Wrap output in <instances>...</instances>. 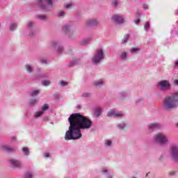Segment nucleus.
I'll return each instance as SVG.
<instances>
[{
	"label": "nucleus",
	"instance_id": "nucleus-1",
	"mask_svg": "<svg viewBox=\"0 0 178 178\" xmlns=\"http://www.w3.org/2000/svg\"><path fill=\"white\" fill-rule=\"evenodd\" d=\"M68 122L70 127L65 136V140L67 141L81 138V130H88L92 126V121L80 113L72 114L68 118Z\"/></svg>",
	"mask_w": 178,
	"mask_h": 178
},
{
	"label": "nucleus",
	"instance_id": "nucleus-2",
	"mask_svg": "<svg viewBox=\"0 0 178 178\" xmlns=\"http://www.w3.org/2000/svg\"><path fill=\"white\" fill-rule=\"evenodd\" d=\"M178 106V92L172 95L166 96L163 101V108L165 111H172L176 109Z\"/></svg>",
	"mask_w": 178,
	"mask_h": 178
},
{
	"label": "nucleus",
	"instance_id": "nucleus-3",
	"mask_svg": "<svg viewBox=\"0 0 178 178\" xmlns=\"http://www.w3.org/2000/svg\"><path fill=\"white\" fill-rule=\"evenodd\" d=\"M105 58V50L104 48L99 47L91 58V63L92 65H99Z\"/></svg>",
	"mask_w": 178,
	"mask_h": 178
},
{
	"label": "nucleus",
	"instance_id": "nucleus-4",
	"mask_svg": "<svg viewBox=\"0 0 178 178\" xmlns=\"http://www.w3.org/2000/svg\"><path fill=\"white\" fill-rule=\"evenodd\" d=\"M154 140L157 144H160V145H166L169 143V138L162 132L154 135Z\"/></svg>",
	"mask_w": 178,
	"mask_h": 178
},
{
	"label": "nucleus",
	"instance_id": "nucleus-5",
	"mask_svg": "<svg viewBox=\"0 0 178 178\" xmlns=\"http://www.w3.org/2000/svg\"><path fill=\"white\" fill-rule=\"evenodd\" d=\"M46 3H47V6H43L42 3H44L43 0H37V2L39 5V8H40L42 12H49V10H51L52 9V6H54V1L55 0H44Z\"/></svg>",
	"mask_w": 178,
	"mask_h": 178
},
{
	"label": "nucleus",
	"instance_id": "nucleus-6",
	"mask_svg": "<svg viewBox=\"0 0 178 178\" xmlns=\"http://www.w3.org/2000/svg\"><path fill=\"white\" fill-rule=\"evenodd\" d=\"M157 87L160 91H169L172 88V85L168 80H161L157 83Z\"/></svg>",
	"mask_w": 178,
	"mask_h": 178
},
{
	"label": "nucleus",
	"instance_id": "nucleus-7",
	"mask_svg": "<svg viewBox=\"0 0 178 178\" xmlns=\"http://www.w3.org/2000/svg\"><path fill=\"white\" fill-rule=\"evenodd\" d=\"M171 159L178 163V145H172L170 147Z\"/></svg>",
	"mask_w": 178,
	"mask_h": 178
},
{
	"label": "nucleus",
	"instance_id": "nucleus-8",
	"mask_svg": "<svg viewBox=\"0 0 178 178\" xmlns=\"http://www.w3.org/2000/svg\"><path fill=\"white\" fill-rule=\"evenodd\" d=\"M50 47H51V48H54V49H56L57 53L59 54H63V51H65L63 46H62L58 41L51 42Z\"/></svg>",
	"mask_w": 178,
	"mask_h": 178
},
{
	"label": "nucleus",
	"instance_id": "nucleus-9",
	"mask_svg": "<svg viewBox=\"0 0 178 178\" xmlns=\"http://www.w3.org/2000/svg\"><path fill=\"white\" fill-rule=\"evenodd\" d=\"M9 163L12 166V168H14L20 169V168H22L23 166L22 161L16 159H12L9 160Z\"/></svg>",
	"mask_w": 178,
	"mask_h": 178
},
{
	"label": "nucleus",
	"instance_id": "nucleus-10",
	"mask_svg": "<svg viewBox=\"0 0 178 178\" xmlns=\"http://www.w3.org/2000/svg\"><path fill=\"white\" fill-rule=\"evenodd\" d=\"M107 115L108 118H123V113H122V111H118L115 109H111L108 112Z\"/></svg>",
	"mask_w": 178,
	"mask_h": 178
},
{
	"label": "nucleus",
	"instance_id": "nucleus-11",
	"mask_svg": "<svg viewBox=\"0 0 178 178\" xmlns=\"http://www.w3.org/2000/svg\"><path fill=\"white\" fill-rule=\"evenodd\" d=\"M113 22L116 23L117 24H123L124 23V18L122 15H115L112 17Z\"/></svg>",
	"mask_w": 178,
	"mask_h": 178
},
{
	"label": "nucleus",
	"instance_id": "nucleus-12",
	"mask_svg": "<svg viewBox=\"0 0 178 178\" xmlns=\"http://www.w3.org/2000/svg\"><path fill=\"white\" fill-rule=\"evenodd\" d=\"M0 150L4 151V152H15V149L14 147H10L6 144L0 145Z\"/></svg>",
	"mask_w": 178,
	"mask_h": 178
},
{
	"label": "nucleus",
	"instance_id": "nucleus-13",
	"mask_svg": "<svg viewBox=\"0 0 178 178\" xmlns=\"http://www.w3.org/2000/svg\"><path fill=\"white\" fill-rule=\"evenodd\" d=\"M98 20L89 19L86 22V27H94V26H98Z\"/></svg>",
	"mask_w": 178,
	"mask_h": 178
},
{
	"label": "nucleus",
	"instance_id": "nucleus-14",
	"mask_svg": "<svg viewBox=\"0 0 178 178\" xmlns=\"http://www.w3.org/2000/svg\"><path fill=\"white\" fill-rule=\"evenodd\" d=\"M93 113L95 116L99 118V116H101V113H102V106L96 107L93 111Z\"/></svg>",
	"mask_w": 178,
	"mask_h": 178
},
{
	"label": "nucleus",
	"instance_id": "nucleus-15",
	"mask_svg": "<svg viewBox=\"0 0 178 178\" xmlns=\"http://www.w3.org/2000/svg\"><path fill=\"white\" fill-rule=\"evenodd\" d=\"M24 69L26 72H27L29 74L34 72V67L31 64H26L24 66Z\"/></svg>",
	"mask_w": 178,
	"mask_h": 178
},
{
	"label": "nucleus",
	"instance_id": "nucleus-16",
	"mask_svg": "<svg viewBox=\"0 0 178 178\" xmlns=\"http://www.w3.org/2000/svg\"><path fill=\"white\" fill-rule=\"evenodd\" d=\"M112 145H113L112 140L107 139V140H104V148H112Z\"/></svg>",
	"mask_w": 178,
	"mask_h": 178
},
{
	"label": "nucleus",
	"instance_id": "nucleus-17",
	"mask_svg": "<svg viewBox=\"0 0 178 178\" xmlns=\"http://www.w3.org/2000/svg\"><path fill=\"white\" fill-rule=\"evenodd\" d=\"M93 84L95 87H102V86L105 84V80L99 79V80L95 81Z\"/></svg>",
	"mask_w": 178,
	"mask_h": 178
},
{
	"label": "nucleus",
	"instance_id": "nucleus-18",
	"mask_svg": "<svg viewBox=\"0 0 178 178\" xmlns=\"http://www.w3.org/2000/svg\"><path fill=\"white\" fill-rule=\"evenodd\" d=\"M73 26L72 22H69L64 26H63V31H65V33L69 32V30H70V28Z\"/></svg>",
	"mask_w": 178,
	"mask_h": 178
},
{
	"label": "nucleus",
	"instance_id": "nucleus-19",
	"mask_svg": "<svg viewBox=\"0 0 178 178\" xmlns=\"http://www.w3.org/2000/svg\"><path fill=\"white\" fill-rule=\"evenodd\" d=\"M149 130H154L155 129H161V125L158 123H152L149 124Z\"/></svg>",
	"mask_w": 178,
	"mask_h": 178
},
{
	"label": "nucleus",
	"instance_id": "nucleus-20",
	"mask_svg": "<svg viewBox=\"0 0 178 178\" xmlns=\"http://www.w3.org/2000/svg\"><path fill=\"white\" fill-rule=\"evenodd\" d=\"M22 151L24 155H25V156H30V149H29V147H22Z\"/></svg>",
	"mask_w": 178,
	"mask_h": 178
},
{
	"label": "nucleus",
	"instance_id": "nucleus-21",
	"mask_svg": "<svg viewBox=\"0 0 178 178\" xmlns=\"http://www.w3.org/2000/svg\"><path fill=\"white\" fill-rule=\"evenodd\" d=\"M24 178H34V173L31 171H26L24 175Z\"/></svg>",
	"mask_w": 178,
	"mask_h": 178
},
{
	"label": "nucleus",
	"instance_id": "nucleus-22",
	"mask_svg": "<svg viewBox=\"0 0 178 178\" xmlns=\"http://www.w3.org/2000/svg\"><path fill=\"white\" fill-rule=\"evenodd\" d=\"M16 29H17V23L13 22L10 24V26H9L10 31H15V30H16Z\"/></svg>",
	"mask_w": 178,
	"mask_h": 178
},
{
	"label": "nucleus",
	"instance_id": "nucleus-23",
	"mask_svg": "<svg viewBox=\"0 0 178 178\" xmlns=\"http://www.w3.org/2000/svg\"><path fill=\"white\" fill-rule=\"evenodd\" d=\"M92 40V38L91 37L86 38L81 42V45H87V44H88V42H90V41H91Z\"/></svg>",
	"mask_w": 178,
	"mask_h": 178
},
{
	"label": "nucleus",
	"instance_id": "nucleus-24",
	"mask_svg": "<svg viewBox=\"0 0 178 178\" xmlns=\"http://www.w3.org/2000/svg\"><path fill=\"white\" fill-rule=\"evenodd\" d=\"M40 90L39 89H33L30 93L31 97H37V95L40 94Z\"/></svg>",
	"mask_w": 178,
	"mask_h": 178
},
{
	"label": "nucleus",
	"instance_id": "nucleus-25",
	"mask_svg": "<svg viewBox=\"0 0 178 178\" xmlns=\"http://www.w3.org/2000/svg\"><path fill=\"white\" fill-rule=\"evenodd\" d=\"M139 51H140V48L138 47H131L130 49L131 54H138Z\"/></svg>",
	"mask_w": 178,
	"mask_h": 178
},
{
	"label": "nucleus",
	"instance_id": "nucleus-26",
	"mask_svg": "<svg viewBox=\"0 0 178 178\" xmlns=\"http://www.w3.org/2000/svg\"><path fill=\"white\" fill-rule=\"evenodd\" d=\"M120 58L122 60H126V59H127V51L122 52L121 54L120 55Z\"/></svg>",
	"mask_w": 178,
	"mask_h": 178
},
{
	"label": "nucleus",
	"instance_id": "nucleus-27",
	"mask_svg": "<svg viewBox=\"0 0 178 178\" xmlns=\"http://www.w3.org/2000/svg\"><path fill=\"white\" fill-rule=\"evenodd\" d=\"M48 109H49V105L48 104H44L41 108V111L44 113L45 111H48Z\"/></svg>",
	"mask_w": 178,
	"mask_h": 178
},
{
	"label": "nucleus",
	"instance_id": "nucleus-28",
	"mask_svg": "<svg viewBox=\"0 0 178 178\" xmlns=\"http://www.w3.org/2000/svg\"><path fill=\"white\" fill-rule=\"evenodd\" d=\"M127 126V123L126 122H121L117 125L118 129H123Z\"/></svg>",
	"mask_w": 178,
	"mask_h": 178
},
{
	"label": "nucleus",
	"instance_id": "nucleus-29",
	"mask_svg": "<svg viewBox=\"0 0 178 178\" xmlns=\"http://www.w3.org/2000/svg\"><path fill=\"white\" fill-rule=\"evenodd\" d=\"M129 38H130V36L129 35H125L122 40V44H126V42L129 41Z\"/></svg>",
	"mask_w": 178,
	"mask_h": 178
},
{
	"label": "nucleus",
	"instance_id": "nucleus-30",
	"mask_svg": "<svg viewBox=\"0 0 178 178\" xmlns=\"http://www.w3.org/2000/svg\"><path fill=\"white\" fill-rule=\"evenodd\" d=\"M57 15L58 17L63 18L65 17V16L66 15V13H65V11L63 10H60L58 12Z\"/></svg>",
	"mask_w": 178,
	"mask_h": 178
},
{
	"label": "nucleus",
	"instance_id": "nucleus-31",
	"mask_svg": "<svg viewBox=\"0 0 178 178\" xmlns=\"http://www.w3.org/2000/svg\"><path fill=\"white\" fill-rule=\"evenodd\" d=\"M37 102H38V99H32L30 101L29 105L31 106H35V105H37Z\"/></svg>",
	"mask_w": 178,
	"mask_h": 178
},
{
	"label": "nucleus",
	"instance_id": "nucleus-32",
	"mask_svg": "<svg viewBox=\"0 0 178 178\" xmlns=\"http://www.w3.org/2000/svg\"><path fill=\"white\" fill-rule=\"evenodd\" d=\"M42 84L44 87H48V86L51 85V81H49V80H44V81H42Z\"/></svg>",
	"mask_w": 178,
	"mask_h": 178
},
{
	"label": "nucleus",
	"instance_id": "nucleus-33",
	"mask_svg": "<svg viewBox=\"0 0 178 178\" xmlns=\"http://www.w3.org/2000/svg\"><path fill=\"white\" fill-rule=\"evenodd\" d=\"M44 115V113L40 111H37L35 113V118L37 119L38 118H40V116H42Z\"/></svg>",
	"mask_w": 178,
	"mask_h": 178
},
{
	"label": "nucleus",
	"instance_id": "nucleus-34",
	"mask_svg": "<svg viewBox=\"0 0 178 178\" xmlns=\"http://www.w3.org/2000/svg\"><path fill=\"white\" fill-rule=\"evenodd\" d=\"M34 24L35 23L33 21L28 22L26 24L27 29H31V27H34Z\"/></svg>",
	"mask_w": 178,
	"mask_h": 178
},
{
	"label": "nucleus",
	"instance_id": "nucleus-35",
	"mask_svg": "<svg viewBox=\"0 0 178 178\" xmlns=\"http://www.w3.org/2000/svg\"><path fill=\"white\" fill-rule=\"evenodd\" d=\"M37 19H39L40 20H47V15H37Z\"/></svg>",
	"mask_w": 178,
	"mask_h": 178
},
{
	"label": "nucleus",
	"instance_id": "nucleus-36",
	"mask_svg": "<svg viewBox=\"0 0 178 178\" xmlns=\"http://www.w3.org/2000/svg\"><path fill=\"white\" fill-rule=\"evenodd\" d=\"M59 86L61 87H66L67 86V82L65 81H60L58 83Z\"/></svg>",
	"mask_w": 178,
	"mask_h": 178
},
{
	"label": "nucleus",
	"instance_id": "nucleus-37",
	"mask_svg": "<svg viewBox=\"0 0 178 178\" xmlns=\"http://www.w3.org/2000/svg\"><path fill=\"white\" fill-rule=\"evenodd\" d=\"M82 97H83V98H90V97H91V93H90V92H83L82 94Z\"/></svg>",
	"mask_w": 178,
	"mask_h": 178
},
{
	"label": "nucleus",
	"instance_id": "nucleus-38",
	"mask_svg": "<svg viewBox=\"0 0 178 178\" xmlns=\"http://www.w3.org/2000/svg\"><path fill=\"white\" fill-rule=\"evenodd\" d=\"M149 23L148 22H145V26H144V29L145 30V31H148V30H149Z\"/></svg>",
	"mask_w": 178,
	"mask_h": 178
},
{
	"label": "nucleus",
	"instance_id": "nucleus-39",
	"mask_svg": "<svg viewBox=\"0 0 178 178\" xmlns=\"http://www.w3.org/2000/svg\"><path fill=\"white\" fill-rule=\"evenodd\" d=\"M76 60H73L72 61L70 62L69 66H71V67L74 66V65H76Z\"/></svg>",
	"mask_w": 178,
	"mask_h": 178
},
{
	"label": "nucleus",
	"instance_id": "nucleus-40",
	"mask_svg": "<svg viewBox=\"0 0 178 178\" xmlns=\"http://www.w3.org/2000/svg\"><path fill=\"white\" fill-rule=\"evenodd\" d=\"M118 3H119L118 2V1L114 0V1L112 2V6H118Z\"/></svg>",
	"mask_w": 178,
	"mask_h": 178
},
{
	"label": "nucleus",
	"instance_id": "nucleus-41",
	"mask_svg": "<svg viewBox=\"0 0 178 178\" xmlns=\"http://www.w3.org/2000/svg\"><path fill=\"white\" fill-rule=\"evenodd\" d=\"M44 158H50L51 154L48 152H44Z\"/></svg>",
	"mask_w": 178,
	"mask_h": 178
},
{
	"label": "nucleus",
	"instance_id": "nucleus-42",
	"mask_svg": "<svg viewBox=\"0 0 178 178\" xmlns=\"http://www.w3.org/2000/svg\"><path fill=\"white\" fill-rule=\"evenodd\" d=\"M42 120H43V122H49V118H48L47 116H45L43 118Z\"/></svg>",
	"mask_w": 178,
	"mask_h": 178
},
{
	"label": "nucleus",
	"instance_id": "nucleus-43",
	"mask_svg": "<svg viewBox=\"0 0 178 178\" xmlns=\"http://www.w3.org/2000/svg\"><path fill=\"white\" fill-rule=\"evenodd\" d=\"M102 173H108V168H104L102 170Z\"/></svg>",
	"mask_w": 178,
	"mask_h": 178
},
{
	"label": "nucleus",
	"instance_id": "nucleus-44",
	"mask_svg": "<svg viewBox=\"0 0 178 178\" xmlns=\"http://www.w3.org/2000/svg\"><path fill=\"white\" fill-rule=\"evenodd\" d=\"M72 6H73V4L72 3H68L65 6V8H67V9H70V8H72Z\"/></svg>",
	"mask_w": 178,
	"mask_h": 178
},
{
	"label": "nucleus",
	"instance_id": "nucleus-45",
	"mask_svg": "<svg viewBox=\"0 0 178 178\" xmlns=\"http://www.w3.org/2000/svg\"><path fill=\"white\" fill-rule=\"evenodd\" d=\"M121 97H127V92H122L120 93Z\"/></svg>",
	"mask_w": 178,
	"mask_h": 178
},
{
	"label": "nucleus",
	"instance_id": "nucleus-46",
	"mask_svg": "<svg viewBox=\"0 0 178 178\" xmlns=\"http://www.w3.org/2000/svg\"><path fill=\"white\" fill-rule=\"evenodd\" d=\"M177 172H176V171H172L170 172V175L171 176H175V175H177Z\"/></svg>",
	"mask_w": 178,
	"mask_h": 178
},
{
	"label": "nucleus",
	"instance_id": "nucleus-47",
	"mask_svg": "<svg viewBox=\"0 0 178 178\" xmlns=\"http://www.w3.org/2000/svg\"><path fill=\"white\" fill-rule=\"evenodd\" d=\"M40 62H41V63H47V59H45V58L40 59Z\"/></svg>",
	"mask_w": 178,
	"mask_h": 178
},
{
	"label": "nucleus",
	"instance_id": "nucleus-48",
	"mask_svg": "<svg viewBox=\"0 0 178 178\" xmlns=\"http://www.w3.org/2000/svg\"><path fill=\"white\" fill-rule=\"evenodd\" d=\"M143 9H145V10H147V9H148V5L143 4Z\"/></svg>",
	"mask_w": 178,
	"mask_h": 178
},
{
	"label": "nucleus",
	"instance_id": "nucleus-49",
	"mask_svg": "<svg viewBox=\"0 0 178 178\" xmlns=\"http://www.w3.org/2000/svg\"><path fill=\"white\" fill-rule=\"evenodd\" d=\"M174 84H175V86H178V80L177 79L174 80Z\"/></svg>",
	"mask_w": 178,
	"mask_h": 178
},
{
	"label": "nucleus",
	"instance_id": "nucleus-50",
	"mask_svg": "<svg viewBox=\"0 0 178 178\" xmlns=\"http://www.w3.org/2000/svg\"><path fill=\"white\" fill-rule=\"evenodd\" d=\"M107 177H108V178L113 177V174H107Z\"/></svg>",
	"mask_w": 178,
	"mask_h": 178
},
{
	"label": "nucleus",
	"instance_id": "nucleus-51",
	"mask_svg": "<svg viewBox=\"0 0 178 178\" xmlns=\"http://www.w3.org/2000/svg\"><path fill=\"white\" fill-rule=\"evenodd\" d=\"M29 35H30L31 37H33V35H34V33H33V31H31L29 32Z\"/></svg>",
	"mask_w": 178,
	"mask_h": 178
},
{
	"label": "nucleus",
	"instance_id": "nucleus-52",
	"mask_svg": "<svg viewBox=\"0 0 178 178\" xmlns=\"http://www.w3.org/2000/svg\"><path fill=\"white\" fill-rule=\"evenodd\" d=\"M140 22V19H135V23L136 24H139Z\"/></svg>",
	"mask_w": 178,
	"mask_h": 178
},
{
	"label": "nucleus",
	"instance_id": "nucleus-53",
	"mask_svg": "<svg viewBox=\"0 0 178 178\" xmlns=\"http://www.w3.org/2000/svg\"><path fill=\"white\" fill-rule=\"evenodd\" d=\"M12 141H16V137L11 138Z\"/></svg>",
	"mask_w": 178,
	"mask_h": 178
},
{
	"label": "nucleus",
	"instance_id": "nucleus-54",
	"mask_svg": "<svg viewBox=\"0 0 178 178\" xmlns=\"http://www.w3.org/2000/svg\"><path fill=\"white\" fill-rule=\"evenodd\" d=\"M175 66H178V60L175 61Z\"/></svg>",
	"mask_w": 178,
	"mask_h": 178
},
{
	"label": "nucleus",
	"instance_id": "nucleus-55",
	"mask_svg": "<svg viewBox=\"0 0 178 178\" xmlns=\"http://www.w3.org/2000/svg\"><path fill=\"white\" fill-rule=\"evenodd\" d=\"M146 177H149V172H147V173L146 174Z\"/></svg>",
	"mask_w": 178,
	"mask_h": 178
},
{
	"label": "nucleus",
	"instance_id": "nucleus-56",
	"mask_svg": "<svg viewBox=\"0 0 178 178\" xmlns=\"http://www.w3.org/2000/svg\"><path fill=\"white\" fill-rule=\"evenodd\" d=\"M175 126H176L177 127H178V122H177V123L175 124Z\"/></svg>",
	"mask_w": 178,
	"mask_h": 178
},
{
	"label": "nucleus",
	"instance_id": "nucleus-57",
	"mask_svg": "<svg viewBox=\"0 0 178 178\" xmlns=\"http://www.w3.org/2000/svg\"><path fill=\"white\" fill-rule=\"evenodd\" d=\"M38 72H41V70L40 69H38Z\"/></svg>",
	"mask_w": 178,
	"mask_h": 178
}]
</instances>
